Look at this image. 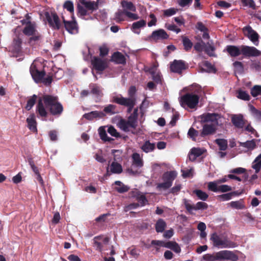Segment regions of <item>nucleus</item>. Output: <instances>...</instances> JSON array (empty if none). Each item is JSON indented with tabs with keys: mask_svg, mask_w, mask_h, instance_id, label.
<instances>
[{
	"mask_svg": "<svg viewBox=\"0 0 261 261\" xmlns=\"http://www.w3.org/2000/svg\"><path fill=\"white\" fill-rule=\"evenodd\" d=\"M63 109L62 105L58 102L57 97L49 95L40 97L36 106V112L42 117L47 116V110L53 115H60Z\"/></svg>",
	"mask_w": 261,
	"mask_h": 261,
	"instance_id": "f257e3e1",
	"label": "nucleus"
},
{
	"mask_svg": "<svg viewBox=\"0 0 261 261\" xmlns=\"http://www.w3.org/2000/svg\"><path fill=\"white\" fill-rule=\"evenodd\" d=\"M221 117L216 113H205L197 117L201 123L204 124L200 133V136L204 137L215 133L217 127L220 125Z\"/></svg>",
	"mask_w": 261,
	"mask_h": 261,
	"instance_id": "f03ea898",
	"label": "nucleus"
},
{
	"mask_svg": "<svg viewBox=\"0 0 261 261\" xmlns=\"http://www.w3.org/2000/svg\"><path fill=\"white\" fill-rule=\"evenodd\" d=\"M136 91L135 87H130L128 91V97H124L120 94L114 93L111 96V101L127 107L128 112H130L136 105Z\"/></svg>",
	"mask_w": 261,
	"mask_h": 261,
	"instance_id": "7ed1b4c3",
	"label": "nucleus"
},
{
	"mask_svg": "<svg viewBox=\"0 0 261 261\" xmlns=\"http://www.w3.org/2000/svg\"><path fill=\"white\" fill-rule=\"evenodd\" d=\"M81 3L84 7L81 6H78L77 15L79 17L86 20L93 19L94 17L91 16V14L98 9V2L83 0Z\"/></svg>",
	"mask_w": 261,
	"mask_h": 261,
	"instance_id": "20e7f679",
	"label": "nucleus"
},
{
	"mask_svg": "<svg viewBox=\"0 0 261 261\" xmlns=\"http://www.w3.org/2000/svg\"><path fill=\"white\" fill-rule=\"evenodd\" d=\"M210 240L213 246L218 248H230L236 247V244L223 234H218L216 232L212 233Z\"/></svg>",
	"mask_w": 261,
	"mask_h": 261,
	"instance_id": "39448f33",
	"label": "nucleus"
},
{
	"mask_svg": "<svg viewBox=\"0 0 261 261\" xmlns=\"http://www.w3.org/2000/svg\"><path fill=\"white\" fill-rule=\"evenodd\" d=\"M137 109H135L127 120L121 119L118 123V126L125 132L132 131L133 133H134L132 129H135L137 126Z\"/></svg>",
	"mask_w": 261,
	"mask_h": 261,
	"instance_id": "423d86ee",
	"label": "nucleus"
},
{
	"mask_svg": "<svg viewBox=\"0 0 261 261\" xmlns=\"http://www.w3.org/2000/svg\"><path fill=\"white\" fill-rule=\"evenodd\" d=\"M199 99V96L195 94L187 93L180 98L179 101L182 107L187 106L189 108L193 109L197 105Z\"/></svg>",
	"mask_w": 261,
	"mask_h": 261,
	"instance_id": "0eeeda50",
	"label": "nucleus"
},
{
	"mask_svg": "<svg viewBox=\"0 0 261 261\" xmlns=\"http://www.w3.org/2000/svg\"><path fill=\"white\" fill-rule=\"evenodd\" d=\"M183 203L185 208L190 214H193V211L204 210L208 207L207 204L204 202H198L194 205L192 203L191 200L184 199Z\"/></svg>",
	"mask_w": 261,
	"mask_h": 261,
	"instance_id": "6e6552de",
	"label": "nucleus"
},
{
	"mask_svg": "<svg viewBox=\"0 0 261 261\" xmlns=\"http://www.w3.org/2000/svg\"><path fill=\"white\" fill-rule=\"evenodd\" d=\"M243 32L244 35L253 43L255 45H258L259 43V35L250 25H247L243 28Z\"/></svg>",
	"mask_w": 261,
	"mask_h": 261,
	"instance_id": "1a4fd4ad",
	"label": "nucleus"
},
{
	"mask_svg": "<svg viewBox=\"0 0 261 261\" xmlns=\"http://www.w3.org/2000/svg\"><path fill=\"white\" fill-rule=\"evenodd\" d=\"M45 16L50 27L57 30L60 28L61 23L58 16L55 12H45Z\"/></svg>",
	"mask_w": 261,
	"mask_h": 261,
	"instance_id": "9d476101",
	"label": "nucleus"
},
{
	"mask_svg": "<svg viewBox=\"0 0 261 261\" xmlns=\"http://www.w3.org/2000/svg\"><path fill=\"white\" fill-rule=\"evenodd\" d=\"M109 241L108 237H95L93 239V247L96 250L101 252L105 250V246L108 244Z\"/></svg>",
	"mask_w": 261,
	"mask_h": 261,
	"instance_id": "9b49d317",
	"label": "nucleus"
},
{
	"mask_svg": "<svg viewBox=\"0 0 261 261\" xmlns=\"http://www.w3.org/2000/svg\"><path fill=\"white\" fill-rule=\"evenodd\" d=\"M216 257L218 260L224 261L231 260L236 261L238 259L237 256L232 251L229 250H222L216 252Z\"/></svg>",
	"mask_w": 261,
	"mask_h": 261,
	"instance_id": "f8f14e48",
	"label": "nucleus"
},
{
	"mask_svg": "<svg viewBox=\"0 0 261 261\" xmlns=\"http://www.w3.org/2000/svg\"><path fill=\"white\" fill-rule=\"evenodd\" d=\"M93 67L98 71H102L108 66V60L98 57H94L91 60Z\"/></svg>",
	"mask_w": 261,
	"mask_h": 261,
	"instance_id": "ddd939ff",
	"label": "nucleus"
},
{
	"mask_svg": "<svg viewBox=\"0 0 261 261\" xmlns=\"http://www.w3.org/2000/svg\"><path fill=\"white\" fill-rule=\"evenodd\" d=\"M241 50L242 54L245 57H258L261 55V51L253 46L241 45Z\"/></svg>",
	"mask_w": 261,
	"mask_h": 261,
	"instance_id": "4468645a",
	"label": "nucleus"
},
{
	"mask_svg": "<svg viewBox=\"0 0 261 261\" xmlns=\"http://www.w3.org/2000/svg\"><path fill=\"white\" fill-rule=\"evenodd\" d=\"M30 73L33 79L36 83L40 82L42 80V78L45 75V72L38 70L36 68V66L34 64H32L31 65Z\"/></svg>",
	"mask_w": 261,
	"mask_h": 261,
	"instance_id": "2eb2a0df",
	"label": "nucleus"
},
{
	"mask_svg": "<svg viewBox=\"0 0 261 261\" xmlns=\"http://www.w3.org/2000/svg\"><path fill=\"white\" fill-rule=\"evenodd\" d=\"M186 68L185 63L182 61L174 60L171 64V70L175 73H180Z\"/></svg>",
	"mask_w": 261,
	"mask_h": 261,
	"instance_id": "dca6fc26",
	"label": "nucleus"
},
{
	"mask_svg": "<svg viewBox=\"0 0 261 261\" xmlns=\"http://www.w3.org/2000/svg\"><path fill=\"white\" fill-rule=\"evenodd\" d=\"M132 165L136 168H140L143 166L144 162L143 160V155H141L139 153L135 152L132 155Z\"/></svg>",
	"mask_w": 261,
	"mask_h": 261,
	"instance_id": "f3484780",
	"label": "nucleus"
},
{
	"mask_svg": "<svg viewBox=\"0 0 261 261\" xmlns=\"http://www.w3.org/2000/svg\"><path fill=\"white\" fill-rule=\"evenodd\" d=\"M168 37V35L164 30L159 29L153 31L151 34L150 38L153 40L158 41L159 40L167 39Z\"/></svg>",
	"mask_w": 261,
	"mask_h": 261,
	"instance_id": "a211bd4d",
	"label": "nucleus"
},
{
	"mask_svg": "<svg viewBox=\"0 0 261 261\" xmlns=\"http://www.w3.org/2000/svg\"><path fill=\"white\" fill-rule=\"evenodd\" d=\"M252 168L255 170V174L252 175L251 178L252 179H255L257 178L256 174L259 172L261 168V153L255 158L252 163Z\"/></svg>",
	"mask_w": 261,
	"mask_h": 261,
	"instance_id": "6ab92c4d",
	"label": "nucleus"
},
{
	"mask_svg": "<svg viewBox=\"0 0 261 261\" xmlns=\"http://www.w3.org/2000/svg\"><path fill=\"white\" fill-rule=\"evenodd\" d=\"M205 150L203 148L194 147L191 149L189 155V160L191 161H194L197 158L201 155Z\"/></svg>",
	"mask_w": 261,
	"mask_h": 261,
	"instance_id": "aec40b11",
	"label": "nucleus"
},
{
	"mask_svg": "<svg viewBox=\"0 0 261 261\" xmlns=\"http://www.w3.org/2000/svg\"><path fill=\"white\" fill-rule=\"evenodd\" d=\"M231 122L232 124L237 128H243L245 124L243 115H233L231 116Z\"/></svg>",
	"mask_w": 261,
	"mask_h": 261,
	"instance_id": "412c9836",
	"label": "nucleus"
},
{
	"mask_svg": "<svg viewBox=\"0 0 261 261\" xmlns=\"http://www.w3.org/2000/svg\"><path fill=\"white\" fill-rule=\"evenodd\" d=\"M63 22L66 30L71 34H76L78 32V29L76 22L73 21H66L63 17Z\"/></svg>",
	"mask_w": 261,
	"mask_h": 261,
	"instance_id": "4be33fe9",
	"label": "nucleus"
},
{
	"mask_svg": "<svg viewBox=\"0 0 261 261\" xmlns=\"http://www.w3.org/2000/svg\"><path fill=\"white\" fill-rule=\"evenodd\" d=\"M177 173L175 171H170L165 172L163 175V180L167 183H170L172 186V182L177 176Z\"/></svg>",
	"mask_w": 261,
	"mask_h": 261,
	"instance_id": "5701e85b",
	"label": "nucleus"
},
{
	"mask_svg": "<svg viewBox=\"0 0 261 261\" xmlns=\"http://www.w3.org/2000/svg\"><path fill=\"white\" fill-rule=\"evenodd\" d=\"M37 31L35 23L31 22L25 26L22 32L25 35L30 36L35 34Z\"/></svg>",
	"mask_w": 261,
	"mask_h": 261,
	"instance_id": "b1692460",
	"label": "nucleus"
},
{
	"mask_svg": "<svg viewBox=\"0 0 261 261\" xmlns=\"http://www.w3.org/2000/svg\"><path fill=\"white\" fill-rule=\"evenodd\" d=\"M28 127L33 132H37V122L36 121V117L34 114H31L27 119Z\"/></svg>",
	"mask_w": 261,
	"mask_h": 261,
	"instance_id": "393cba45",
	"label": "nucleus"
},
{
	"mask_svg": "<svg viewBox=\"0 0 261 261\" xmlns=\"http://www.w3.org/2000/svg\"><path fill=\"white\" fill-rule=\"evenodd\" d=\"M106 116L104 112L101 111H92L90 113L85 114L83 117L88 120H93L94 118H102Z\"/></svg>",
	"mask_w": 261,
	"mask_h": 261,
	"instance_id": "a878e982",
	"label": "nucleus"
},
{
	"mask_svg": "<svg viewBox=\"0 0 261 261\" xmlns=\"http://www.w3.org/2000/svg\"><path fill=\"white\" fill-rule=\"evenodd\" d=\"M226 49L230 56L232 57L239 56L242 54L241 46L238 47L234 45H228L226 46Z\"/></svg>",
	"mask_w": 261,
	"mask_h": 261,
	"instance_id": "bb28decb",
	"label": "nucleus"
},
{
	"mask_svg": "<svg viewBox=\"0 0 261 261\" xmlns=\"http://www.w3.org/2000/svg\"><path fill=\"white\" fill-rule=\"evenodd\" d=\"M155 148V144L151 143L149 140L145 141L141 146L142 150L145 153L153 151Z\"/></svg>",
	"mask_w": 261,
	"mask_h": 261,
	"instance_id": "cd10ccee",
	"label": "nucleus"
},
{
	"mask_svg": "<svg viewBox=\"0 0 261 261\" xmlns=\"http://www.w3.org/2000/svg\"><path fill=\"white\" fill-rule=\"evenodd\" d=\"M91 93L97 97H101L103 96L102 89L100 86L95 84H91L89 86Z\"/></svg>",
	"mask_w": 261,
	"mask_h": 261,
	"instance_id": "c85d7f7f",
	"label": "nucleus"
},
{
	"mask_svg": "<svg viewBox=\"0 0 261 261\" xmlns=\"http://www.w3.org/2000/svg\"><path fill=\"white\" fill-rule=\"evenodd\" d=\"M149 72L152 75V78L153 80L156 84H162V77L161 73L156 71V69L155 67H152L149 69Z\"/></svg>",
	"mask_w": 261,
	"mask_h": 261,
	"instance_id": "c756f323",
	"label": "nucleus"
},
{
	"mask_svg": "<svg viewBox=\"0 0 261 261\" xmlns=\"http://www.w3.org/2000/svg\"><path fill=\"white\" fill-rule=\"evenodd\" d=\"M164 247L172 250L173 251L177 253H178L181 251L180 246L175 242H168L165 244Z\"/></svg>",
	"mask_w": 261,
	"mask_h": 261,
	"instance_id": "7c9ffc66",
	"label": "nucleus"
},
{
	"mask_svg": "<svg viewBox=\"0 0 261 261\" xmlns=\"http://www.w3.org/2000/svg\"><path fill=\"white\" fill-rule=\"evenodd\" d=\"M112 60L117 64H123L125 62L124 56L119 52H116L112 55Z\"/></svg>",
	"mask_w": 261,
	"mask_h": 261,
	"instance_id": "2f4dec72",
	"label": "nucleus"
},
{
	"mask_svg": "<svg viewBox=\"0 0 261 261\" xmlns=\"http://www.w3.org/2000/svg\"><path fill=\"white\" fill-rule=\"evenodd\" d=\"M98 133L100 139L105 142H111L113 139L108 136L105 127L101 126L98 128Z\"/></svg>",
	"mask_w": 261,
	"mask_h": 261,
	"instance_id": "473e14b6",
	"label": "nucleus"
},
{
	"mask_svg": "<svg viewBox=\"0 0 261 261\" xmlns=\"http://www.w3.org/2000/svg\"><path fill=\"white\" fill-rule=\"evenodd\" d=\"M115 184L116 186L115 189L118 192L120 193L126 192L128 191L129 190V187H127V186L124 185L120 181H116L115 182Z\"/></svg>",
	"mask_w": 261,
	"mask_h": 261,
	"instance_id": "72a5a7b5",
	"label": "nucleus"
},
{
	"mask_svg": "<svg viewBox=\"0 0 261 261\" xmlns=\"http://www.w3.org/2000/svg\"><path fill=\"white\" fill-rule=\"evenodd\" d=\"M249 111L251 115L257 120H261V111L257 110L253 106H249Z\"/></svg>",
	"mask_w": 261,
	"mask_h": 261,
	"instance_id": "f704fd0d",
	"label": "nucleus"
},
{
	"mask_svg": "<svg viewBox=\"0 0 261 261\" xmlns=\"http://www.w3.org/2000/svg\"><path fill=\"white\" fill-rule=\"evenodd\" d=\"M229 204L231 207L237 210H242L245 207L244 200L243 199H240L238 201H231Z\"/></svg>",
	"mask_w": 261,
	"mask_h": 261,
	"instance_id": "c9c22d12",
	"label": "nucleus"
},
{
	"mask_svg": "<svg viewBox=\"0 0 261 261\" xmlns=\"http://www.w3.org/2000/svg\"><path fill=\"white\" fill-rule=\"evenodd\" d=\"M110 170L112 173L119 174L122 172V168L121 165L117 163L113 162L110 166Z\"/></svg>",
	"mask_w": 261,
	"mask_h": 261,
	"instance_id": "e433bc0d",
	"label": "nucleus"
},
{
	"mask_svg": "<svg viewBox=\"0 0 261 261\" xmlns=\"http://www.w3.org/2000/svg\"><path fill=\"white\" fill-rule=\"evenodd\" d=\"M220 183L218 180L213 181H210L207 183V189L208 190L214 192H218L219 185Z\"/></svg>",
	"mask_w": 261,
	"mask_h": 261,
	"instance_id": "4c0bfd02",
	"label": "nucleus"
},
{
	"mask_svg": "<svg viewBox=\"0 0 261 261\" xmlns=\"http://www.w3.org/2000/svg\"><path fill=\"white\" fill-rule=\"evenodd\" d=\"M145 25L146 21L144 20H140L133 23L132 29L135 33L139 34V32H138L136 30L139 29L140 28H143Z\"/></svg>",
	"mask_w": 261,
	"mask_h": 261,
	"instance_id": "58836bf2",
	"label": "nucleus"
},
{
	"mask_svg": "<svg viewBox=\"0 0 261 261\" xmlns=\"http://www.w3.org/2000/svg\"><path fill=\"white\" fill-rule=\"evenodd\" d=\"M215 143L218 145L220 150H225L227 148V141L224 139H217Z\"/></svg>",
	"mask_w": 261,
	"mask_h": 261,
	"instance_id": "ea45409f",
	"label": "nucleus"
},
{
	"mask_svg": "<svg viewBox=\"0 0 261 261\" xmlns=\"http://www.w3.org/2000/svg\"><path fill=\"white\" fill-rule=\"evenodd\" d=\"M21 43L22 40L19 37H17L14 39L12 46L14 51L16 53H18L20 50Z\"/></svg>",
	"mask_w": 261,
	"mask_h": 261,
	"instance_id": "a19ab883",
	"label": "nucleus"
},
{
	"mask_svg": "<svg viewBox=\"0 0 261 261\" xmlns=\"http://www.w3.org/2000/svg\"><path fill=\"white\" fill-rule=\"evenodd\" d=\"M116 106L110 104L105 107L103 112L109 115H112L116 113Z\"/></svg>",
	"mask_w": 261,
	"mask_h": 261,
	"instance_id": "79ce46f5",
	"label": "nucleus"
},
{
	"mask_svg": "<svg viewBox=\"0 0 261 261\" xmlns=\"http://www.w3.org/2000/svg\"><path fill=\"white\" fill-rule=\"evenodd\" d=\"M166 226V222L163 219H159L155 224V229L158 232H163Z\"/></svg>",
	"mask_w": 261,
	"mask_h": 261,
	"instance_id": "37998d69",
	"label": "nucleus"
},
{
	"mask_svg": "<svg viewBox=\"0 0 261 261\" xmlns=\"http://www.w3.org/2000/svg\"><path fill=\"white\" fill-rule=\"evenodd\" d=\"M182 41L185 49L186 51L190 50L193 46V43L191 41L185 36L182 37Z\"/></svg>",
	"mask_w": 261,
	"mask_h": 261,
	"instance_id": "c03bdc74",
	"label": "nucleus"
},
{
	"mask_svg": "<svg viewBox=\"0 0 261 261\" xmlns=\"http://www.w3.org/2000/svg\"><path fill=\"white\" fill-rule=\"evenodd\" d=\"M37 96L35 94H34L29 98L25 106V109L29 111L33 108L37 100Z\"/></svg>",
	"mask_w": 261,
	"mask_h": 261,
	"instance_id": "a18cd8bd",
	"label": "nucleus"
},
{
	"mask_svg": "<svg viewBox=\"0 0 261 261\" xmlns=\"http://www.w3.org/2000/svg\"><path fill=\"white\" fill-rule=\"evenodd\" d=\"M193 193L201 200L205 201L208 197V194L200 190H195Z\"/></svg>",
	"mask_w": 261,
	"mask_h": 261,
	"instance_id": "49530a36",
	"label": "nucleus"
},
{
	"mask_svg": "<svg viewBox=\"0 0 261 261\" xmlns=\"http://www.w3.org/2000/svg\"><path fill=\"white\" fill-rule=\"evenodd\" d=\"M203 67L201 69V71H205L207 72H214L215 71V68L213 66L208 62L205 61L203 64Z\"/></svg>",
	"mask_w": 261,
	"mask_h": 261,
	"instance_id": "de8ad7c7",
	"label": "nucleus"
},
{
	"mask_svg": "<svg viewBox=\"0 0 261 261\" xmlns=\"http://www.w3.org/2000/svg\"><path fill=\"white\" fill-rule=\"evenodd\" d=\"M136 200L139 202V205L143 206L147 203V200L145 196L140 193H137L135 196Z\"/></svg>",
	"mask_w": 261,
	"mask_h": 261,
	"instance_id": "09e8293b",
	"label": "nucleus"
},
{
	"mask_svg": "<svg viewBox=\"0 0 261 261\" xmlns=\"http://www.w3.org/2000/svg\"><path fill=\"white\" fill-rule=\"evenodd\" d=\"M121 5L123 8L133 12L136 11V7L132 2L127 1H122Z\"/></svg>",
	"mask_w": 261,
	"mask_h": 261,
	"instance_id": "8fccbe9b",
	"label": "nucleus"
},
{
	"mask_svg": "<svg viewBox=\"0 0 261 261\" xmlns=\"http://www.w3.org/2000/svg\"><path fill=\"white\" fill-rule=\"evenodd\" d=\"M241 145L242 147H246L249 150H252L256 147V144L254 140L241 143Z\"/></svg>",
	"mask_w": 261,
	"mask_h": 261,
	"instance_id": "3c124183",
	"label": "nucleus"
},
{
	"mask_svg": "<svg viewBox=\"0 0 261 261\" xmlns=\"http://www.w3.org/2000/svg\"><path fill=\"white\" fill-rule=\"evenodd\" d=\"M251 94L253 97L261 95V86H254L251 89Z\"/></svg>",
	"mask_w": 261,
	"mask_h": 261,
	"instance_id": "603ef678",
	"label": "nucleus"
},
{
	"mask_svg": "<svg viewBox=\"0 0 261 261\" xmlns=\"http://www.w3.org/2000/svg\"><path fill=\"white\" fill-rule=\"evenodd\" d=\"M177 11V9L174 8H170L169 9L164 10L163 11V14L166 17H170L175 15Z\"/></svg>",
	"mask_w": 261,
	"mask_h": 261,
	"instance_id": "864d4df0",
	"label": "nucleus"
},
{
	"mask_svg": "<svg viewBox=\"0 0 261 261\" xmlns=\"http://www.w3.org/2000/svg\"><path fill=\"white\" fill-rule=\"evenodd\" d=\"M182 175L184 178L192 177L194 173V169L193 168L190 169H183L181 170Z\"/></svg>",
	"mask_w": 261,
	"mask_h": 261,
	"instance_id": "5fc2aeb1",
	"label": "nucleus"
},
{
	"mask_svg": "<svg viewBox=\"0 0 261 261\" xmlns=\"http://www.w3.org/2000/svg\"><path fill=\"white\" fill-rule=\"evenodd\" d=\"M238 98L244 100H249L250 99V96L247 92L242 90H239L238 91Z\"/></svg>",
	"mask_w": 261,
	"mask_h": 261,
	"instance_id": "6e6d98bb",
	"label": "nucleus"
},
{
	"mask_svg": "<svg viewBox=\"0 0 261 261\" xmlns=\"http://www.w3.org/2000/svg\"><path fill=\"white\" fill-rule=\"evenodd\" d=\"M107 132L112 136L115 138H119L120 137V134L115 128V127L112 125L108 127Z\"/></svg>",
	"mask_w": 261,
	"mask_h": 261,
	"instance_id": "4d7b16f0",
	"label": "nucleus"
},
{
	"mask_svg": "<svg viewBox=\"0 0 261 261\" xmlns=\"http://www.w3.org/2000/svg\"><path fill=\"white\" fill-rule=\"evenodd\" d=\"M233 64L235 72L238 73L243 72L244 68L243 64L241 62L236 61L233 63Z\"/></svg>",
	"mask_w": 261,
	"mask_h": 261,
	"instance_id": "13d9d810",
	"label": "nucleus"
},
{
	"mask_svg": "<svg viewBox=\"0 0 261 261\" xmlns=\"http://www.w3.org/2000/svg\"><path fill=\"white\" fill-rule=\"evenodd\" d=\"M234 194V192L223 194L218 196V198L222 201H227L231 199Z\"/></svg>",
	"mask_w": 261,
	"mask_h": 261,
	"instance_id": "bf43d9fd",
	"label": "nucleus"
},
{
	"mask_svg": "<svg viewBox=\"0 0 261 261\" xmlns=\"http://www.w3.org/2000/svg\"><path fill=\"white\" fill-rule=\"evenodd\" d=\"M241 2L244 6L249 7L254 10L256 9L255 4L253 0H241Z\"/></svg>",
	"mask_w": 261,
	"mask_h": 261,
	"instance_id": "052dcab7",
	"label": "nucleus"
},
{
	"mask_svg": "<svg viewBox=\"0 0 261 261\" xmlns=\"http://www.w3.org/2000/svg\"><path fill=\"white\" fill-rule=\"evenodd\" d=\"M188 135L193 140L195 141V138L199 135V132L193 127H191L188 131Z\"/></svg>",
	"mask_w": 261,
	"mask_h": 261,
	"instance_id": "680f3d73",
	"label": "nucleus"
},
{
	"mask_svg": "<svg viewBox=\"0 0 261 261\" xmlns=\"http://www.w3.org/2000/svg\"><path fill=\"white\" fill-rule=\"evenodd\" d=\"M206 44L202 41L196 43L194 45V49L198 51L201 52L203 49L205 48Z\"/></svg>",
	"mask_w": 261,
	"mask_h": 261,
	"instance_id": "e2e57ef3",
	"label": "nucleus"
},
{
	"mask_svg": "<svg viewBox=\"0 0 261 261\" xmlns=\"http://www.w3.org/2000/svg\"><path fill=\"white\" fill-rule=\"evenodd\" d=\"M124 10L123 11H118L115 14V20L117 21H121L124 20L125 16Z\"/></svg>",
	"mask_w": 261,
	"mask_h": 261,
	"instance_id": "0e129e2a",
	"label": "nucleus"
},
{
	"mask_svg": "<svg viewBox=\"0 0 261 261\" xmlns=\"http://www.w3.org/2000/svg\"><path fill=\"white\" fill-rule=\"evenodd\" d=\"M170 183H167L166 182L164 181L162 183H160L157 185L156 188L161 191L162 190H167L171 187Z\"/></svg>",
	"mask_w": 261,
	"mask_h": 261,
	"instance_id": "69168bd1",
	"label": "nucleus"
},
{
	"mask_svg": "<svg viewBox=\"0 0 261 261\" xmlns=\"http://www.w3.org/2000/svg\"><path fill=\"white\" fill-rule=\"evenodd\" d=\"M100 51V56L104 57L108 55L109 52V48L106 45H102L99 48Z\"/></svg>",
	"mask_w": 261,
	"mask_h": 261,
	"instance_id": "338daca9",
	"label": "nucleus"
},
{
	"mask_svg": "<svg viewBox=\"0 0 261 261\" xmlns=\"http://www.w3.org/2000/svg\"><path fill=\"white\" fill-rule=\"evenodd\" d=\"M203 258L207 261L218 260V259L216 257V253L213 254H206L203 256Z\"/></svg>",
	"mask_w": 261,
	"mask_h": 261,
	"instance_id": "774afa93",
	"label": "nucleus"
}]
</instances>
